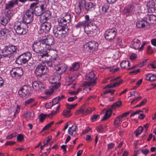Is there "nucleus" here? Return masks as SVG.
Masks as SVG:
<instances>
[{
  "mask_svg": "<svg viewBox=\"0 0 156 156\" xmlns=\"http://www.w3.org/2000/svg\"><path fill=\"white\" fill-rule=\"evenodd\" d=\"M20 55H22V57H23L25 59H27V62L31 57V53L29 51H27L23 54H22Z\"/></svg>",
  "mask_w": 156,
  "mask_h": 156,
  "instance_id": "2f4dec72",
  "label": "nucleus"
},
{
  "mask_svg": "<svg viewBox=\"0 0 156 156\" xmlns=\"http://www.w3.org/2000/svg\"><path fill=\"white\" fill-rule=\"evenodd\" d=\"M130 47L131 48H133L135 49H138L140 46L137 45V44L134 43V42H131L130 45Z\"/></svg>",
  "mask_w": 156,
  "mask_h": 156,
  "instance_id": "a18cd8bd",
  "label": "nucleus"
},
{
  "mask_svg": "<svg viewBox=\"0 0 156 156\" xmlns=\"http://www.w3.org/2000/svg\"><path fill=\"white\" fill-rule=\"evenodd\" d=\"M33 11L32 9L27 10L23 15V22L27 24L31 23L33 20Z\"/></svg>",
  "mask_w": 156,
  "mask_h": 156,
  "instance_id": "0eeeda50",
  "label": "nucleus"
},
{
  "mask_svg": "<svg viewBox=\"0 0 156 156\" xmlns=\"http://www.w3.org/2000/svg\"><path fill=\"white\" fill-rule=\"evenodd\" d=\"M97 131L99 133H102L103 130V127L102 125H101L97 127L96 128Z\"/></svg>",
  "mask_w": 156,
  "mask_h": 156,
  "instance_id": "0e129e2a",
  "label": "nucleus"
},
{
  "mask_svg": "<svg viewBox=\"0 0 156 156\" xmlns=\"http://www.w3.org/2000/svg\"><path fill=\"white\" fill-rule=\"evenodd\" d=\"M116 43L117 44L119 45L122 46V39L120 37H118L116 38Z\"/></svg>",
  "mask_w": 156,
  "mask_h": 156,
  "instance_id": "864d4df0",
  "label": "nucleus"
},
{
  "mask_svg": "<svg viewBox=\"0 0 156 156\" xmlns=\"http://www.w3.org/2000/svg\"><path fill=\"white\" fill-rule=\"evenodd\" d=\"M54 123V122L53 121H52L50 123L48 124L43 128L42 130H46L48 128L51 127Z\"/></svg>",
  "mask_w": 156,
  "mask_h": 156,
  "instance_id": "4d7b16f0",
  "label": "nucleus"
},
{
  "mask_svg": "<svg viewBox=\"0 0 156 156\" xmlns=\"http://www.w3.org/2000/svg\"><path fill=\"white\" fill-rule=\"evenodd\" d=\"M99 115H98L95 114L93 115V116L91 118V119L92 122H94L96 121L99 118Z\"/></svg>",
  "mask_w": 156,
  "mask_h": 156,
  "instance_id": "052dcab7",
  "label": "nucleus"
},
{
  "mask_svg": "<svg viewBox=\"0 0 156 156\" xmlns=\"http://www.w3.org/2000/svg\"><path fill=\"white\" fill-rule=\"evenodd\" d=\"M143 129V127L141 126H139L137 130L135 132L136 133V136L137 137L142 132Z\"/></svg>",
  "mask_w": 156,
  "mask_h": 156,
  "instance_id": "79ce46f5",
  "label": "nucleus"
},
{
  "mask_svg": "<svg viewBox=\"0 0 156 156\" xmlns=\"http://www.w3.org/2000/svg\"><path fill=\"white\" fill-rule=\"evenodd\" d=\"M53 85H52V87L54 89H56L58 88L60 85V83L59 82H55V83H52Z\"/></svg>",
  "mask_w": 156,
  "mask_h": 156,
  "instance_id": "680f3d73",
  "label": "nucleus"
},
{
  "mask_svg": "<svg viewBox=\"0 0 156 156\" xmlns=\"http://www.w3.org/2000/svg\"><path fill=\"white\" fill-rule=\"evenodd\" d=\"M63 18L68 23H70L71 21V15L69 13H66Z\"/></svg>",
  "mask_w": 156,
  "mask_h": 156,
  "instance_id": "c9c22d12",
  "label": "nucleus"
},
{
  "mask_svg": "<svg viewBox=\"0 0 156 156\" xmlns=\"http://www.w3.org/2000/svg\"><path fill=\"white\" fill-rule=\"evenodd\" d=\"M95 75L93 72H91L86 75V79L89 80V81L85 82L83 85L85 86H93L96 83V80L94 79Z\"/></svg>",
  "mask_w": 156,
  "mask_h": 156,
  "instance_id": "9d476101",
  "label": "nucleus"
},
{
  "mask_svg": "<svg viewBox=\"0 0 156 156\" xmlns=\"http://www.w3.org/2000/svg\"><path fill=\"white\" fill-rule=\"evenodd\" d=\"M34 8V14L37 16H41L47 9V4L45 3H39Z\"/></svg>",
  "mask_w": 156,
  "mask_h": 156,
  "instance_id": "6e6552de",
  "label": "nucleus"
},
{
  "mask_svg": "<svg viewBox=\"0 0 156 156\" xmlns=\"http://www.w3.org/2000/svg\"><path fill=\"white\" fill-rule=\"evenodd\" d=\"M66 20L64 19L63 18H61L60 20H58V25H57L59 26H60L61 27H62V24L64 22H66Z\"/></svg>",
  "mask_w": 156,
  "mask_h": 156,
  "instance_id": "13d9d810",
  "label": "nucleus"
},
{
  "mask_svg": "<svg viewBox=\"0 0 156 156\" xmlns=\"http://www.w3.org/2000/svg\"><path fill=\"white\" fill-rule=\"evenodd\" d=\"M39 28L38 32L39 34L43 33H47L49 32L51 27V23L49 22L42 23Z\"/></svg>",
  "mask_w": 156,
  "mask_h": 156,
  "instance_id": "f8f14e48",
  "label": "nucleus"
},
{
  "mask_svg": "<svg viewBox=\"0 0 156 156\" xmlns=\"http://www.w3.org/2000/svg\"><path fill=\"white\" fill-rule=\"evenodd\" d=\"M24 140V136L22 134H19L17 137V140L18 141H23Z\"/></svg>",
  "mask_w": 156,
  "mask_h": 156,
  "instance_id": "8fccbe9b",
  "label": "nucleus"
},
{
  "mask_svg": "<svg viewBox=\"0 0 156 156\" xmlns=\"http://www.w3.org/2000/svg\"><path fill=\"white\" fill-rule=\"evenodd\" d=\"M80 64L78 62L73 63L69 68V70L71 71L77 70L79 68Z\"/></svg>",
  "mask_w": 156,
  "mask_h": 156,
  "instance_id": "bb28decb",
  "label": "nucleus"
},
{
  "mask_svg": "<svg viewBox=\"0 0 156 156\" xmlns=\"http://www.w3.org/2000/svg\"><path fill=\"white\" fill-rule=\"evenodd\" d=\"M13 74L16 78H20L23 74V69L21 68H17L16 71L13 72Z\"/></svg>",
  "mask_w": 156,
  "mask_h": 156,
  "instance_id": "b1692460",
  "label": "nucleus"
},
{
  "mask_svg": "<svg viewBox=\"0 0 156 156\" xmlns=\"http://www.w3.org/2000/svg\"><path fill=\"white\" fill-rule=\"evenodd\" d=\"M147 53L149 54H151L154 51L151 48V46H148L147 48Z\"/></svg>",
  "mask_w": 156,
  "mask_h": 156,
  "instance_id": "338daca9",
  "label": "nucleus"
},
{
  "mask_svg": "<svg viewBox=\"0 0 156 156\" xmlns=\"http://www.w3.org/2000/svg\"><path fill=\"white\" fill-rule=\"evenodd\" d=\"M47 116H48V115L44 114L43 113L40 114L38 117L39 121L41 122H43L44 119Z\"/></svg>",
  "mask_w": 156,
  "mask_h": 156,
  "instance_id": "a19ab883",
  "label": "nucleus"
},
{
  "mask_svg": "<svg viewBox=\"0 0 156 156\" xmlns=\"http://www.w3.org/2000/svg\"><path fill=\"white\" fill-rule=\"evenodd\" d=\"M122 105V102L120 101H118L115 102L112 105V108L113 109L115 108V107H119Z\"/></svg>",
  "mask_w": 156,
  "mask_h": 156,
  "instance_id": "37998d69",
  "label": "nucleus"
},
{
  "mask_svg": "<svg viewBox=\"0 0 156 156\" xmlns=\"http://www.w3.org/2000/svg\"><path fill=\"white\" fill-rule=\"evenodd\" d=\"M48 53V51L46 50L45 49L43 48V49L38 54L42 55L46 58L49 57Z\"/></svg>",
  "mask_w": 156,
  "mask_h": 156,
  "instance_id": "473e14b6",
  "label": "nucleus"
},
{
  "mask_svg": "<svg viewBox=\"0 0 156 156\" xmlns=\"http://www.w3.org/2000/svg\"><path fill=\"white\" fill-rule=\"evenodd\" d=\"M32 91L30 86L25 85L20 89L18 93L20 98H25L32 94Z\"/></svg>",
  "mask_w": 156,
  "mask_h": 156,
  "instance_id": "423d86ee",
  "label": "nucleus"
},
{
  "mask_svg": "<svg viewBox=\"0 0 156 156\" xmlns=\"http://www.w3.org/2000/svg\"><path fill=\"white\" fill-rule=\"evenodd\" d=\"M34 101V99L30 98L29 99L26 100L25 101V103L26 105L29 104Z\"/></svg>",
  "mask_w": 156,
  "mask_h": 156,
  "instance_id": "bf43d9fd",
  "label": "nucleus"
},
{
  "mask_svg": "<svg viewBox=\"0 0 156 156\" xmlns=\"http://www.w3.org/2000/svg\"><path fill=\"white\" fill-rule=\"evenodd\" d=\"M149 23L147 21V18L144 17L139 20L136 22V26L138 28H144L149 25Z\"/></svg>",
  "mask_w": 156,
  "mask_h": 156,
  "instance_id": "2eb2a0df",
  "label": "nucleus"
},
{
  "mask_svg": "<svg viewBox=\"0 0 156 156\" xmlns=\"http://www.w3.org/2000/svg\"><path fill=\"white\" fill-rule=\"evenodd\" d=\"M77 76L76 74H73L69 77V82H73L76 78Z\"/></svg>",
  "mask_w": 156,
  "mask_h": 156,
  "instance_id": "58836bf2",
  "label": "nucleus"
},
{
  "mask_svg": "<svg viewBox=\"0 0 156 156\" xmlns=\"http://www.w3.org/2000/svg\"><path fill=\"white\" fill-rule=\"evenodd\" d=\"M54 66H57L61 62V59L56 53L51 57Z\"/></svg>",
  "mask_w": 156,
  "mask_h": 156,
  "instance_id": "aec40b11",
  "label": "nucleus"
},
{
  "mask_svg": "<svg viewBox=\"0 0 156 156\" xmlns=\"http://www.w3.org/2000/svg\"><path fill=\"white\" fill-rule=\"evenodd\" d=\"M147 9L148 11H151L152 12L154 11L155 8H156L155 3L153 0H149L147 4Z\"/></svg>",
  "mask_w": 156,
  "mask_h": 156,
  "instance_id": "6ab92c4d",
  "label": "nucleus"
},
{
  "mask_svg": "<svg viewBox=\"0 0 156 156\" xmlns=\"http://www.w3.org/2000/svg\"><path fill=\"white\" fill-rule=\"evenodd\" d=\"M96 4L91 2H87L84 8L85 10L87 12L91 11L95 8Z\"/></svg>",
  "mask_w": 156,
  "mask_h": 156,
  "instance_id": "a211bd4d",
  "label": "nucleus"
},
{
  "mask_svg": "<svg viewBox=\"0 0 156 156\" xmlns=\"http://www.w3.org/2000/svg\"><path fill=\"white\" fill-rule=\"evenodd\" d=\"M57 81V78L56 77L52 76L50 77L49 79V82L51 83H55Z\"/></svg>",
  "mask_w": 156,
  "mask_h": 156,
  "instance_id": "de8ad7c7",
  "label": "nucleus"
},
{
  "mask_svg": "<svg viewBox=\"0 0 156 156\" xmlns=\"http://www.w3.org/2000/svg\"><path fill=\"white\" fill-rule=\"evenodd\" d=\"M85 20L83 21L86 27L88 26L89 25L92 23V20L90 18L88 15H86L84 16Z\"/></svg>",
  "mask_w": 156,
  "mask_h": 156,
  "instance_id": "c85d7f7f",
  "label": "nucleus"
},
{
  "mask_svg": "<svg viewBox=\"0 0 156 156\" xmlns=\"http://www.w3.org/2000/svg\"><path fill=\"white\" fill-rule=\"evenodd\" d=\"M123 117L121 115L117 117L114 121V124L115 126H119L122 122V119Z\"/></svg>",
  "mask_w": 156,
  "mask_h": 156,
  "instance_id": "cd10ccee",
  "label": "nucleus"
},
{
  "mask_svg": "<svg viewBox=\"0 0 156 156\" xmlns=\"http://www.w3.org/2000/svg\"><path fill=\"white\" fill-rule=\"evenodd\" d=\"M97 27L96 26L94 27V28L92 30H87L85 29V32L89 36H95L96 34L97 30Z\"/></svg>",
  "mask_w": 156,
  "mask_h": 156,
  "instance_id": "a878e982",
  "label": "nucleus"
},
{
  "mask_svg": "<svg viewBox=\"0 0 156 156\" xmlns=\"http://www.w3.org/2000/svg\"><path fill=\"white\" fill-rule=\"evenodd\" d=\"M67 69V65L64 63H62L59 65L57 69H56V71L57 72L60 71V72L59 73L61 74L65 72Z\"/></svg>",
  "mask_w": 156,
  "mask_h": 156,
  "instance_id": "412c9836",
  "label": "nucleus"
},
{
  "mask_svg": "<svg viewBox=\"0 0 156 156\" xmlns=\"http://www.w3.org/2000/svg\"><path fill=\"white\" fill-rule=\"evenodd\" d=\"M138 13V11L135 7L132 5H129L125 7L123 10V13L125 14L133 15L136 14Z\"/></svg>",
  "mask_w": 156,
  "mask_h": 156,
  "instance_id": "ddd939ff",
  "label": "nucleus"
},
{
  "mask_svg": "<svg viewBox=\"0 0 156 156\" xmlns=\"http://www.w3.org/2000/svg\"><path fill=\"white\" fill-rule=\"evenodd\" d=\"M38 58L39 60L42 61V62L46 61V58L40 54H38Z\"/></svg>",
  "mask_w": 156,
  "mask_h": 156,
  "instance_id": "6e6d98bb",
  "label": "nucleus"
},
{
  "mask_svg": "<svg viewBox=\"0 0 156 156\" xmlns=\"http://www.w3.org/2000/svg\"><path fill=\"white\" fill-rule=\"evenodd\" d=\"M41 40L42 44L45 45V48L48 50L52 49L51 46L54 44L55 42L54 37L51 35H48L46 37H43Z\"/></svg>",
  "mask_w": 156,
  "mask_h": 156,
  "instance_id": "39448f33",
  "label": "nucleus"
},
{
  "mask_svg": "<svg viewBox=\"0 0 156 156\" xmlns=\"http://www.w3.org/2000/svg\"><path fill=\"white\" fill-rule=\"evenodd\" d=\"M117 32V30L115 28L107 30L105 33V39L109 41H112L115 39Z\"/></svg>",
  "mask_w": 156,
  "mask_h": 156,
  "instance_id": "1a4fd4ad",
  "label": "nucleus"
},
{
  "mask_svg": "<svg viewBox=\"0 0 156 156\" xmlns=\"http://www.w3.org/2000/svg\"><path fill=\"white\" fill-rule=\"evenodd\" d=\"M109 8V5L107 3L105 4L102 7V12L104 13H107Z\"/></svg>",
  "mask_w": 156,
  "mask_h": 156,
  "instance_id": "72a5a7b5",
  "label": "nucleus"
},
{
  "mask_svg": "<svg viewBox=\"0 0 156 156\" xmlns=\"http://www.w3.org/2000/svg\"><path fill=\"white\" fill-rule=\"evenodd\" d=\"M16 136V133H14L7 136L6 138L7 139H10L13 137H15Z\"/></svg>",
  "mask_w": 156,
  "mask_h": 156,
  "instance_id": "69168bd1",
  "label": "nucleus"
},
{
  "mask_svg": "<svg viewBox=\"0 0 156 156\" xmlns=\"http://www.w3.org/2000/svg\"><path fill=\"white\" fill-rule=\"evenodd\" d=\"M14 28L16 33L19 35L25 34L28 30L27 24L23 22H18L16 23Z\"/></svg>",
  "mask_w": 156,
  "mask_h": 156,
  "instance_id": "20e7f679",
  "label": "nucleus"
},
{
  "mask_svg": "<svg viewBox=\"0 0 156 156\" xmlns=\"http://www.w3.org/2000/svg\"><path fill=\"white\" fill-rule=\"evenodd\" d=\"M98 44L95 41H90L86 43L83 45V50L84 52L89 53L98 49Z\"/></svg>",
  "mask_w": 156,
  "mask_h": 156,
  "instance_id": "7ed1b4c3",
  "label": "nucleus"
},
{
  "mask_svg": "<svg viewBox=\"0 0 156 156\" xmlns=\"http://www.w3.org/2000/svg\"><path fill=\"white\" fill-rule=\"evenodd\" d=\"M55 37L60 40L64 39L66 35V31L62 27L57 25H55L52 29Z\"/></svg>",
  "mask_w": 156,
  "mask_h": 156,
  "instance_id": "f03ea898",
  "label": "nucleus"
},
{
  "mask_svg": "<svg viewBox=\"0 0 156 156\" xmlns=\"http://www.w3.org/2000/svg\"><path fill=\"white\" fill-rule=\"evenodd\" d=\"M150 81H154L156 80V74H151L150 76Z\"/></svg>",
  "mask_w": 156,
  "mask_h": 156,
  "instance_id": "774afa93",
  "label": "nucleus"
},
{
  "mask_svg": "<svg viewBox=\"0 0 156 156\" xmlns=\"http://www.w3.org/2000/svg\"><path fill=\"white\" fill-rule=\"evenodd\" d=\"M38 81H35L32 82V86L35 90H38Z\"/></svg>",
  "mask_w": 156,
  "mask_h": 156,
  "instance_id": "4c0bfd02",
  "label": "nucleus"
},
{
  "mask_svg": "<svg viewBox=\"0 0 156 156\" xmlns=\"http://www.w3.org/2000/svg\"><path fill=\"white\" fill-rule=\"evenodd\" d=\"M87 3L86 0H79L78 5L81 8L84 7V8Z\"/></svg>",
  "mask_w": 156,
  "mask_h": 156,
  "instance_id": "ea45409f",
  "label": "nucleus"
},
{
  "mask_svg": "<svg viewBox=\"0 0 156 156\" xmlns=\"http://www.w3.org/2000/svg\"><path fill=\"white\" fill-rule=\"evenodd\" d=\"M127 61H123L120 63V65L121 68H126V66L127 65Z\"/></svg>",
  "mask_w": 156,
  "mask_h": 156,
  "instance_id": "e2e57ef3",
  "label": "nucleus"
},
{
  "mask_svg": "<svg viewBox=\"0 0 156 156\" xmlns=\"http://www.w3.org/2000/svg\"><path fill=\"white\" fill-rule=\"evenodd\" d=\"M13 15V14L11 10L7 11L5 16L1 18L0 20V23L4 26H5L10 21Z\"/></svg>",
  "mask_w": 156,
  "mask_h": 156,
  "instance_id": "9b49d317",
  "label": "nucleus"
},
{
  "mask_svg": "<svg viewBox=\"0 0 156 156\" xmlns=\"http://www.w3.org/2000/svg\"><path fill=\"white\" fill-rule=\"evenodd\" d=\"M76 129H77V126H74L73 125L71 127L69 128L68 129V133L69 134L71 135L75 136L76 134Z\"/></svg>",
  "mask_w": 156,
  "mask_h": 156,
  "instance_id": "5701e85b",
  "label": "nucleus"
},
{
  "mask_svg": "<svg viewBox=\"0 0 156 156\" xmlns=\"http://www.w3.org/2000/svg\"><path fill=\"white\" fill-rule=\"evenodd\" d=\"M82 27H84L85 30V27H87L83 21H80L75 25V27L76 29L81 28Z\"/></svg>",
  "mask_w": 156,
  "mask_h": 156,
  "instance_id": "f704fd0d",
  "label": "nucleus"
},
{
  "mask_svg": "<svg viewBox=\"0 0 156 156\" xmlns=\"http://www.w3.org/2000/svg\"><path fill=\"white\" fill-rule=\"evenodd\" d=\"M43 15L41 16L39 18V20L41 23H45L47 22L51 17V12L48 10H46L44 12Z\"/></svg>",
  "mask_w": 156,
  "mask_h": 156,
  "instance_id": "4468645a",
  "label": "nucleus"
},
{
  "mask_svg": "<svg viewBox=\"0 0 156 156\" xmlns=\"http://www.w3.org/2000/svg\"><path fill=\"white\" fill-rule=\"evenodd\" d=\"M87 109L85 105H83L80 110L77 111L76 113L77 114L80 113H85Z\"/></svg>",
  "mask_w": 156,
  "mask_h": 156,
  "instance_id": "e433bc0d",
  "label": "nucleus"
},
{
  "mask_svg": "<svg viewBox=\"0 0 156 156\" xmlns=\"http://www.w3.org/2000/svg\"><path fill=\"white\" fill-rule=\"evenodd\" d=\"M10 30L5 28H3L0 30V37L2 39H5L10 34Z\"/></svg>",
  "mask_w": 156,
  "mask_h": 156,
  "instance_id": "f3484780",
  "label": "nucleus"
},
{
  "mask_svg": "<svg viewBox=\"0 0 156 156\" xmlns=\"http://www.w3.org/2000/svg\"><path fill=\"white\" fill-rule=\"evenodd\" d=\"M47 67L45 65L39 63L37 66L34 71L37 78L41 80H44L47 78Z\"/></svg>",
  "mask_w": 156,
  "mask_h": 156,
  "instance_id": "f257e3e1",
  "label": "nucleus"
},
{
  "mask_svg": "<svg viewBox=\"0 0 156 156\" xmlns=\"http://www.w3.org/2000/svg\"><path fill=\"white\" fill-rule=\"evenodd\" d=\"M112 113V111L110 110H107L105 113V115L101 119V121L106 120L111 116Z\"/></svg>",
  "mask_w": 156,
  "mask_h": 156,
  "instance_id": "7c9ffc66",
  "label": "nucleus"
},
{
  "mask_svg": "<svg viewBox=\"0 0 156 156\" xmlns=\"http://www.w3.org/2000/svg\"><path fill=\"white\" fill-rule=\"evenodd\" d=\"M81 8L78 5L75 7V11L77 14L79 15L80 13L81 12Z\"/></svg>",
  "mask_w": 156,
  "mask_h": 156,
  "instance_id": "3c124183",
  "label": "nucleus"
},
{
  "mask_svg": "<svg viewBox=\"0 0 156 156\" xmlns=\"http://www.w3.org/2000/svg\"><path fill=\"white\" fill-rule=\"evenodd\" d=\"M51 58H49V60H46V61H45V62L47 63L48 66L49 67H53L54 66V65L53 64V62L52 61V59H50Z\"/></svg>",
  "mask_w": 156,
  "mask_h": 156,
  "instance_id": "49530a36",
  "label": "nucleus"
},
{
  "mask_svg": "<svg viewBox=\"0 0 156 156\" xmlns=\"http://www.w3.org/2000/svg\"><path fill=\"white\" fill-rule=\"evenodd\" d=\"M140 152H142L145 155H147L148 154V153L149 152V151L147 149H142L138 150L137 151V153H140Z\"/></svg>",
  "mask_w": 156,
  "mask_h": 156,
  "instance_id": "c03bdc74",
  "label": "nucleus"
},
{
  "mask_svg": "<svg viewBox=\"0 0 156 156\" xmlns=\"http://www.w3.org/2000/svg\"><path fill=\"white\" fill-rule=\"evenodd\" d=\"M147 18V20H149L151 23H156V16L153 15L148 16Z\"/></svg>",
  "mask_w": 156,
  "mask_h": 156,
  "instance_id": "c756f323",
  "label": "nucleus"
},
{
  "mask_svg": "<svg viewBox=\"0 0 156 156\" xmlns=\"http://www.w3.org/2000/svg\"><path fill=\"white\" fill-rule=\"evenodd\" d=\"M27 59H25L22 56L19 55L15 61L16 63L19 65L24 64L27 62Z\"/></svg>",
  "mask_w": 156,
  "mask_h": 156,
  "instance_id": "4be33fe9",
  "label": "nucleus"
},
{
  "mask_svg": "<svg viewBox=\"0 0 156 156\" xmlns=\"http://www.w3.org/2000/svg\"><path fill=\"white\" fill-rule=\"evenodd\" d=\"M115 91V90H111L108 89V90H105L103 94L104 95H105L108 93H110L112 95Z\"/></svg>",
  "mask_w": 156,
  "mask_h": 156,
  "instance_id": "09e8293b",
  "label": "nucleus"
},
{
  "mask_svg": "<svg viewBox=\"0 0 156 156\" xmlns=\"http://www.w3.org/2000/svg\"><path fill=\"white\" fill-rule=\"evenodd\" d=\"M13 1H10L6 3L5 5V8L6 9L12 8L14 6V4H17L18 0H13Z\"/></svg>",
  "mask_w": 156,
  "mask_h": 156,
  "instance_id": "393cba45",
  "label": "nucleus"
},
{
  "mask_svg": "<svg viewBox=\"0 0 156 156\" xmlns=\"http://www.w3.org/2000/svg\"><path fill=\"white\" fill-rule=\"evenodd\" d=\"M42 45H43L41 40L40 42H34L32 45V49L33 51L38 54L44 48V47Z\"/></svg>",
  "mask_w": 156,
  "mask_h": 156,
  "instance_id": "dca6fc26",
  "label": "nucleus"
},
{
  "mask_svg": "<svg viewBox=\"0 0 156 156\" xmlns=\"http://www.w3.org/2000/svg\"><path fill=\"white\" fill-rule=\"evenodd\" d=\"M70 110H64L63 112V115L65 116L66 117H69L71 115L70 114Z\"/></svg>",
  "mask_w": 156,
  "mask_h": 156,
  "instance_id": "603ef678",
  "label": "nucleus"
},
{
  "mask_svg": "<svg viewBox=\"0 0 156 156\" xmlns=\"http://www.w3.org/2000/svg\"><path fill=\"white\" fill-rule=\"evenodd\" d=\"M60 107V106L59 105L56 108V109L55 111H52L50 113V114H48V117H49L51 115H54L56 113L57 111L58 110L59 108Z\"/></svg>",
  "mask_w": 156,
  "mask_h": 156,
  "instance_id": "5fc2aeb1",
  "label": "nucleus"
}]
</instances>
